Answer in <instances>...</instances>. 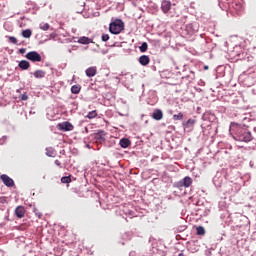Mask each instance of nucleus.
<instances>
[{
  "label": "nucleus",
  "mask_w": 256,
  "mask_h": 256,
  "mask_svg": "<svg viewBox=\"0 0 256 256\" xmlns=\"http://www.w3.org/2000/svg\"><path fill=\"white\" fill-rule=\"evenodd\" d=\"M230 133L233 134L235 141H240L241 143H251L253 139V134L249 131V128L237 122H231Z\"/></svg>",
  "instance_id": "obj_1"
},
{
  "label": "nucleus",
  "mask_w": 256,
  "mask_h": 256,
  "mask_svg": "<svg viewBox=\"0 0 256 256\" xmlns=\"http://www.w3.org/2000/svg\"><path fill=\"white\" fill-rule=\"evenodd\" d=\"M125 29V23L121 19H116L109 24V32L112 35H119Z\"/></svg>",
  "instance_id": "obj_2"
},
{
  "label": "nucleus",
  "mask_w": 256,
  "mask_h": 256,
  "mask_svg": "<svg viewBox=\"0 0 256 256\" xmlns=\"http://www.w3.org/2000/svg\"><path fill=\"white\" fill-rule=\"evenodd\" d=\"M25 57L28 61H32V63H41L42 61L41 54L37 51H30L25 55Z\"/></svg>",
  "instance_id": "obj_3"
},
{
  "label": "nucleus",
  "mask_w": 256,
  "mask_h": 256,
  "mask_svg": "<svg viewBox=\"0 0 256 256\" xmlns=\"http://www.w3.org/2000/svg\"><path fill=\"white\" fill-rule=\"evenodd\" d=\"M190 185H193V179L189 176L184 177L182 180L175 183V187L178 189H181L182 187H189Z\"/></svg>",
  "instance_id": "obj_4"
},
{
  "label": "nucleus",
  "mask_w": 256,
  "mask_h": 256,
  "mask_svg": "<svg viewBox=\"0 0 256 256\" xmlns=\"http://www.w3.org/2000/svg\"><path fill=\"white\" fill-rule=\"evenodd\" d=\"M186 32L189 35H195V33L199 32V23L193 22L186 25Z\"/></svg>",
  "instance_id": "obj_5"
},
{
  "label": "nucleus",
  "mask_w": 256,
  "mask_h": 256,
  "mask_svg": "<svg viewBox=\"0 0 256 256\" xmlns=\"http://www.w3.org/2000/svg\"><path fill=\"white\" fill-rule=\"evenodd\" d=\"M106 136L107 132H105V130H99L97 133L93 134L96 143H105Z\"/></svg>",
  "instance_id": "obj_6"
},
{
  "label": "nucleus",
  "mask_w": 256,
  "mask_h": 256,
  "mask_svg": "<svg viewBox=\"0 0 256 256\" xmlns=\"http://www.w3.org/2000/svg\"><path fill=\"white\" fill-rule=\"evenodd\" d=\"M0 179L2 180V183H4L6 187H15V181H13V178L7 176V174H2L0 176Z\"/></svg>",
  "instance_id": "obj_7"
},
{
  "label": "nucleus",
  "mask_w": 256,
  "mask_h": 256,
  "mask_svg": "<svg viewBox=\"0 0 256 256\" xmlns=\"http://www.w3.org/2000/svg\"><path fill=\"white\" fill-rule=\"evenodd\" d=\"M129 205H123L120 207V211H122V213H124V215H128V217H130V219H133V217H137V215H135V212L131 209H129Z\"/></svg>",
  "instance_id": "obj_8"
},
{
  "label": "nucleus",
  "mask_w": 256,
  "mask_h": 256,
  "mask_svg": "<svg viewBox=\"0 0 256 256\" xmlns=\"http://www.w3.org/2000/svg\"><path fill=\"white\" fill-rule=\"evenodd\" d=\"M202 119H203V121H209V123H214V121L217 120V117L215 116V114H213L211 112H205L202 115Z\"/></svg>",
  "instance_id": "obj_9"
},
{
  "label": "nucleus",
  "mask_w": 256,
  "mask_h": 256,
  "mask_svg": "<svg viewBox=\"0 0 256 256\" xmlns=\"http://www.w3.org/2000/svg\"><path fill=\"white\" fill-rule=\"evenodd\" d=\"M172 3L169 0H163L161 3V10L163 13H169L171 11Z\"/></svg>",
  "instance_id": "obj_10"
},
{
  "label": "nucleus",
  "mask_w": 256,
  "mask_h": 256,
  "mask_svg": "<svg viewBox=\"0 0 256 256\" xmlns=\"http://www.w3.org/2000/svg\"><path fill=\"white\" fill-rule=\"evenodd\" d=\"M155 121H161L163 119V111L161 109H155L151 115Z\"/></svg>",
  "instance_id": "obj_11"
},
{
  "label": "nucleus",
  "mask_w": 256,
  "mask_h": 256,
  "mask_svg": "<svg viewBox=\"0 0 256 256\" xmlns=\"http://www.w3.org/2000/svg\"><path fill=\"white\" fill-rule=\"evenodd\" d=\"M59 129H61V131H73V124H71L70 122H63L58 124Z\"/></svg>",
  "instance_id": "obj_12"
},
{
  "label": "nucleus",
  "mask_w": 256,
  "mask_h": 256,
  "mask_svg": "<svg viewBox=\"0 0 256 256\" xmlns=\"http://www.w3.org/2000/svg\"><path fill=\"white\" fill-rule=\"evenodd\" d=\"M15 215L18 219H23V217H25V207L17 206L15 209Z\"/></svg>",
  "instance_id": "obj_13"
},
{
  "label": "nucleus",
  "mask_w": 256,
  "mask_h": 256,
  "mask_svg": "<svg viewBox=\"0 0 256 256\" xmlns=\"http://www.w3.org/2000/svg\"><path fill=\"white\" fill-rule=\"evenodd\" d=\"M138 61L140 65H142L143 67H147V64L150 63L151 58H149L148 55H142L139 57Z\"/></svg>",
  "instance_id": "obj_14"
},
{
  "label": "nucleus",
  "mask_w": 256,
  "mask_h": 256,
  "mask_svg": "<svg viewBox=\"0 0 256 256\" xmlns=\"http://www.w3.org/2000/svg\"><path fill=\"white\" fill-rule=\"evenodd\" d=\"M18 67L22 69V71H27V69L31 67V63H29L27 60H21L18 64Z\"/></svg>",
  "instance_id": "obj_15"
},
{
  "label": "nucleus",
  "mask_w": 256,
  "mask_h": 256,
  "mask_svg": "<svg viewBox=\"0 0 256 256\" xmlns=\"http://www.w3.org/2000/svg\"><path fill=\"white\" fill-rule=\"evenodd\" d=\"M78 43H80V45H89V43H93V39L87 36H82L78 39Z\"/></svg>",
  "instance_id": "obj_16"
},
{
  "label": "nucleus",
  "mask_w": 256,
  "mask_h": 256,
  "mask_svg": "<svg viewBox=\"0 0 256 256\" xmlns=\"http://www.w3.org/2000/svg\"><path fill=\"white\" fill-rule=\"evenodd\" d=\"M85 73L88 77H95L97 75V67H89L88 69H86Z\"/></svg>",
  "instance_id": "obj_17"
},
{
  "label": "nucleus",
  "mask_w": 256,
  "mask_h": 256,
  "mask_svg": "<svg viewBox=\"0 0 256 256\" xmlns=\"http://www.w3.org/2000/svg\"><path fill=\"white\" fill-rule=\"evenodd\" d=\"M119 145L122 147V149H127V147H130L131 145V140L128 138H122L120 139Z\"/></svg>",
  "instance_id": "obj_18"
},
{
  "label": "nucleus",
  "mask_w": 256,
  "mask_h": 256,
  "mask_svg": "<svg viewBox=\"0 0 256 256\" xmlns=\"http://www.w3.org/2000/svg\"><path fill=\"white\" fill-rule=\"evenodd\" d=\"M35 79H43L45 77V75H47V73L43 70H36L33 73Z\"/></svg>",
  "instance_id": "obj_19"
},
{
  "label": "nucleus",
  "mask_w": 256,
  "mask_h": 256,
  "mask_svg": "<svg viewBox=\"0 0 256 256\" xmlns=\"http://www.w3.org/2000/svg\"><path fill=\"white\" fill-rule=\"evenodd\" d=\"M193 125H195V119H188L183 123L184 129H190V127H193Z\"/></svg>",
  "instance_id": "obj_20"
},
{
  "label": "nucleus",
  "mask_w": 256,
  "mask_h": 256,
  "mask_svg": "<svg viewBox=\"0 0 256 256\" xmlns=\"http://www.w3.org/2000/svg\"><path fill=\"white\" fill-rule=\"evenodd\" d=\"M80 92H81V86L80 85H73L71 87V93H73V95H79Z\"/></svg>",
  "instance_id": "obj_21"
},
{
  "label": "nucleus",
  "mask_w": 256,
  "mask_h": 256,
  "mask_svg": "<svg viewBox=\"0 0 256 256\" xmlns=\"http://www.w3.org/2000/svg\"><path fill=\"white\" fill-rule=\"evenodd\" d=\"M213 184L215 185V187H221V185H223V179L219 178L218 176H215L213 178Z\"/></svg>",
  "instance_id": "obj_22"
},
{
  "label": "nucleus",
  "mask_w": 256,
  "mask_h": 256,
  "mask_svg": "<svg viewBox=\"0 0 256 256\" xmlns=\"http://www.w3.org/2000/svg\"><path fill=\"white\" fill-rule=\"evenodd\" d=\"M31 35H33L31 29H26L22 31V37H24V39H29Z\"/></svg>",
  "instance_id": "obj_23"
},
{
  "label": "nucleus",
  "mask_w": 256,
  "mask_h": 256,
  "mask_svg": "<svg viewBox=\"0 0 256 256\" xmlns=\"http://www.w3.org/2000/svg\"><path fill=\"white\" fill-rule=\"evenodd\" d=\"M46 155L47 157H55V149L53 147L46 148Z\"/></svg>",
  "instance_id": "obj_24"
},
{
  "label": "nucleus",
  "mask_w": 256,
  "mask_h": 256,
  "mask_svg": "<svg viewBox=\"0 0 256 256\" xmlns=\"http://www.w3.org/2000/svg\"><path fill=\"white\" fill-rule=\"evenodd\" d=\"M245 85H246V87H253V85H255L253 78H251L250 76L246 77Z\"/></svg>",
  "instance_id": "obj_25"
},
{
  "label": "nucleus",
  "mask_w": 256,
  "mask_h": 256,
  "mask_svg": "<svg viewBox=\"0 0 256 256\" xmlns=\"http://www.w3.org/2000/svg\"><path fill=\"white\" fill-rule=\"evenodd\" d=\"M184 115L180 112L172 116L173 121H183Z\"/></svg>",
  "instance_id": "obj_26"
},
{
  "label": "nucleus",
  "mask_w": 256,
  "mask_h": 256,
  "mask_svg": "<svg viewBox=\"0 0 256 256\" xmlns=\"http://www.w3.org/2000/svg\"><path fill=\"white\" fill-rule=\"evenodd\" d=\"M95 117H97V110L90 111L86 115L87 119H95Z\"/></svg>",
  "instance_id": "obj_27"
},
{
  "label": "nucleus",
  "mask_w": 256,
  "mask_h": 256,
  "mask_svg": "<svg viewBox=\"0 0 256 256\" xmlns=\"http://www.w3.org/2000/svg\"><path fill=\"white\" fill-rule=\"evenodd\" d=\"M182 79H188V81H193L195 79V72L190 71V75L182 77Z\"/></svg>",
  "instance_id": "obj_28"
},
{
  "label": "nucleus",
  "mask_w": 256,
  "mask_h": 256,
  "mask_svg": "<svg viewBox=\"0 0 256 256\" xmlns=\"http://www.w3.org/2000/svg\"><path fill=\"white\" fill-rule=\"evenodd\" d=\"M148 47H149V45L147 44V42H143L141 44V46L139 47V49H140L141 53H145L147 51Z\"/></svg>",
  "instance_id": "obj_29"
},
{
  "label": "nucleus",
  "mask_w": 256,
  "mask_h": 256,
  "mask_svg": "<svg viewBox=\"0 0 256 256\" xmlns=\"http://www.w3.org/2000/svg\"><path fill=\"white\" fill-rule=\"evenodd\" d=\"M196 231H197V235H205V227H203V226H198L197 228H196Z\"/></svg>",
  "instance_id": "obj_30"
},
{
  "label": "nucleus",
  "mask_w": 256,
  "mask_h": 256,
  "mask_svg": "<svg viewBox=\"0 0 256 256\" xmlns=\"http://www.w3.org/2000/svg\"><path fill=\"white\" fill-rule=\"evenodd\" d=\"M61 183L67 184L71 183V176H64L61 178Z\"/></svg>",
  "instance_id": "obj_31"
},
{
  "label": "nucleus",
  "mask_w": 256,
  "mask_h": 256,
  "mask_svg": "<svg viewBox=\"0 0 256 256\" xmlns=\"http://www.w3.org/2000/svg\"><path fill=\"white\" fill-rule=\"evenodd\" d=\"M40 29H42V31H49V23L41 24Z\"/></svg>",
  "instance_id": "obj_32"
},
{
  "label": "nucleus",
  "mask_w": 256,
  "mask_h": 256,
  "mask_svg": "<svg viewBox=\"0 0 256 256\" xmlns=\"http://www.w3.org/2000/svg\"><path fill=\"white\" fill-rule=\"evenodd\" d=\"M9 41L10 43H13V45H17V39L15 38V36H10Z\"/></svg>",
  "instance_id": "obj_33"
},
{
  "label": "nucleus",
  "mask_w": 256,
  "mask_h": 256,
  "mask_svg": "<svg viewBox=\"0 0 256 256\" xmlns=\"http://www.w3.org/2000/svg\"><path fill=\"white\" fill-rule=\"evenodd\" d=\"M109 39V34H102V41L106 43V41Z\"/></svg>",
  "instance_id": "obj_34"
},
{
  "label": "nucleus",
  "mask_w": 256,
  "mask_h": 256,
  "mask_svg": "<svg viewBox=\"0 0 256 256\" xmlns=\"http://www.w3.org/2000/svg\"><path fill=\"white\" fill-rule=\"evenodd\" d=\"M20 99L21 101H27V99H29V96H27V94H22Z\"/></svg>",
  "instance_id": "obj_35"
},
{
  "label": "nucleus",
  "mask_w": 256,
  "mask_h": 256,
  "mask_svg": "<svg viewBox=\"0 0 256 256\" xmlns=\"http://www.w3.org/2000/svg\"><path fill=\"white\" fill-rule=\"evenodd\" d=\"M25 51H27V49L21 48V49L19 50V53H21V55H25Z\"/></svg>",
  "instance_id": "obj_36"
},
{
  "label": "nucleus",
  "mask_w": 256,
  "mask_h": 256,
  "mask_svg": "<svg viewBox=\"0 0 256 256\" xmlns=\"http://www.w3.org/2000/svg\"><path fill=\"white\" fill-rule=\"evenodd\" d=\"M55 165H57V167H61V161H59V160H55Z\"/></svg>",
  "instance_id": "obj_37"
},
{
  "label": "nucleus",
  "mask_w": 256,
  "mask_h": 256,
  "mask_svg": "<svg viewBox=\"0 0 256 256\" xmlns=\"http://www.w3.org/2000/svg\"><path fill=\"white\" fill-rule=\"evenodd\" d=\"M36 215L39 217V219H41V217H43V214H41V213L36 212Z\"/></svg>",
  "instance_id": "obj_38"
},
{
  "label": "nucleus",
  "mask_w": 256,
  "mask_h": 256,
  "mask_svg": "<svg viewBox=\"0 0 256 256\" xmlns=\"http://www.w3.org/2000/svg\"><path fill=\"white\" fill-rule=\"evenodd\" d=\"M5 198H0V203H4Z\"/></svg>",
  "instance_id": "obj_39"
},
{
  "label": "nucleus",
  "mask_w": 256,
  "mask_h": 256,
  "mask_svg": "<svg viewBox=\"0 0 256 256\" xmlns=\"http://www.w3.org/2000/svg\"><path fill=\"white\" fill-rule=\"evenodd\" d=\"M247 119V117H244L243 119H242V121H245Z\"/></svg>",
  "instance_id": "obj_40"
},
{
  "label": "nucleus",
  "mask_w": 256,
  "mask_h": 256,
  "mask_svg": "<svg viewBox=\"0 0 256 256\" xmlns=\"http://www.w3.org/2000/svg\"><path fill=\"white\" fill-rule=\"evenodd\" d=\"M6 220L9 221V216H6Z\"/></svg>",
  "instance_id": "obj_41"
},
{
  "label": "nucleus",
  "mask_w": 256,
  "mask_h": 256,
  "mask_svg": "<svg viewBox=\"0 0 256 256\" xmlns=\"http://www.w3.org/2000/svg\"><path fill=\"white\" fill-rule=\"evenodd\" d=\"M205 69H209V66H205Z\"/></svg>",
  "instance_id": "obj_42"
},
{
  "label": "nucleus",
  "mask_w": 256,
  "mask_h": 256,
  "mask_svg": "<svg viewBox=\"0 0 256 256\" xmlns=\"http://www.w3.org/2000/svg\"><path fill=\"white\" fill-rule=\"evenodd\" d=\"M88 149H91V146L87 145Z\"/></svg>",
  "instance_id": "obj_43"
},
{
  "label": "nucleus",
  "mask_w": 256,
  "mask_h": 256,
  "mask_svg": "<svg viewBox=\"0 0 256 256\" xmlns=\"http://www.w3.org/2000/svg\"><path fill=\"white\" fill-rule=\"evenodd\" d=\"M183 255V253H180L178 256H182Z\"/></svg>",
  "instance_id": "obj_44"
},
{
  "label": "nucleus",
  "mask_w": 256,
  "mask_h": 256,
  "mask_svg": "<svg viewBox=\"0 0 256 256\" xmlns=\"http://www.w3.org/2000/svg\"><path fill=\"white\" fill-rule=\"evenodd\" d=\"M116 79H119V77H116Z\"/></svg>",
  "instance_id": "obj_45"
}]
</instances>
